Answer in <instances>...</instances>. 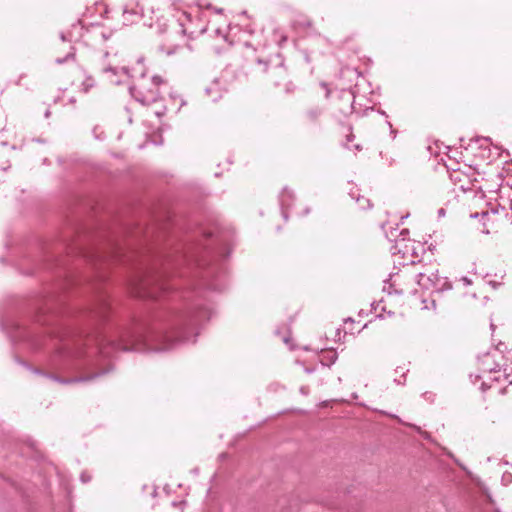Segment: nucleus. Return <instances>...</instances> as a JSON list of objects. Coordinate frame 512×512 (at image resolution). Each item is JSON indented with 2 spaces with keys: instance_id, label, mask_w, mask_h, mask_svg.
<instances>
[{
  "instance_id": "f257e3e1",
  "label": "nucleus",
  "mask_w": 512,
  "mask_h": 512,
  "mask_svg": "<svg viewBox=\"0 0 512 512\" xmlns=\"http://www.w3.org/2000/svg\"><path fill=\"white\" fill-rule=\"evenodd\" d=\"M425 252L423 244L412 239H399L393 246L394 264L401 265L396 272L390 273L384 282L383 290L388 294H418L415 289L417 274L413 265L421 260Z\"/></svg>"
},
{
  "instance_id": "f03ea898",
  "label": "nucleus",
  "mask_w": 512,
  "mask_h": 512,
  "mask_svg": "<svg viewBox=\"0 0 512 512\" xmlns=\"http://www.w3.org/2000/svg\"><path fill=\"white\" fill-rule=\"evenodd\" d=\"M512 364V349L500 342L485 354L478 357V374L474 376V384L479 383L483 393L489 392L491 396L506 393L512 379L507 373V367Z\"/></svg>"
},
{
  "instance_id": "7ed1b4c3",
  "label": "nucleus",
  "mask_w": 512,
  "mask_h": 512,
  "mask_svg": "<svg viewBox=\"0 0 512 512\" xmlns=\"http://www.w3.org/2000/svg\"><path fill=\"white\" fill-rule=\"evenodd\" d=\"M168 85V80L161 75H142L130 87L131 96L140 104L149 106L161 99V93Z\"/></svg>"
},
{
  "instance_id": "20e7f679",
  "label": "nucleus",
  "mask_w": 512,
  "mask_h": 512,
  "mask_svg": "<svg viewBox=\"0 0 512 512\" xmlns=\"http://www.w3.org/2000/svg\"><path fill=\"white\" fill-rule=\"evenodd\" d=\"M159 18L150 0H131L123 12L125 24H134L141 20L144 25L152 27L159 22Z\"/></svg>"
},
{
  "instance_id": "39448f33",
  "label": "nucleus",
  "mask_w": 512,
  "mask_h": 512,
  "mask_svg": "<svg viewBox=\"0 0 512 512\" xmlns=\"http://www.w3.org/2000/svg\"><path fill=\"white\" fill-rule=\"evenodd\" d=\"M280 203L285 218L290 214L298 218H303L310 213L309 207L302 203H296L293 191L288 188H284L281 191Z\"/></svg>"
},
{
  "instance_id": "423d86ee",
  "label": "nucleus",
  "mask_w": 512,
  "mask_h": 512,
  "mask_svg": "<svg viewBox=\"0 0 512 512\" xmlns=\"http://www.w3.org/2000/svg\"><path fill=\"white\" fill-rule=\"evenodd\" d=\"M429 282H431V279L426 273H419L417 285L421 290H418L419 297L415 299L414 306L421 311H433L436 309L435 299L431 293H427Z\"/></svg>"
},
{
  "instance_id": "0eeeda50",
  "label": "nucleus",
  "mask_w": 512,
  "mask_h": 512,
  "mask_svg": "<svg viewBox=\"0 0 512 512\" xmlns=\"http://www.w3.org/2000/svg\"><path fill=\"white\" fill-rule=\"evenodd\" d=\"M450 179L463 192L472 190L476 181L475 172L466 164L463 167L451 168Z\"/></svg>"
},
{
  "instance_id": "6e6552de",
  "label": "nucleus",
  "mask_w": 512,
  "mask_h": 512,
  "mask_svg": "<svg viewBox=\"0 0 512 512\" xmlns=\"http://www.w3.org/2000/svg\"><path fill=\"white\" fill-rule=\"evenodd\" d=\"M473 218L478 219V223L476 228L485 234H489L492 232H497L501 226V218L500 216L492 211H485L479 214L472 215Z\"/></svg>"
},
{
  "instance_id": "1a4fd4ad",
  "label": "nucleus",
  "mask_w": 512,
  "mask_h": 512,
  "mask_svg": "<svg viewBox=\"0 0 512 512\" xmlns=\"http://www.w3.org/2000/svg\"><path fill=\"white\" fill-rule=\"evenodd\" d=\"M71 84L76 92L87 93L95 87V80L83 69L74 65L71 69Z\"/></svg>"
},
{
  "instance_id": "9d476101",
  "label": "nucleus",
  "mask_w": 512,
  "mask_h": 512,
  "mask_svg": "<svg viewBox=\"0 0 512 512\" xmlns=\"http://www.w3.org/2000/svg\"><path fill=\"white\" fill-rule=\"evenodd\" d=\"M317 357L322 366L329 367L335 363L338 355L336 350L332 348H324L320 350V352L317 354Z\"/></svg>"
},
{
  "instance_id": "9b49d317",
  "label": "nucleus",
  "mask_w": 512,
  "mask_h": 512,
  "mask_svg": "<svg viewBox=\"0 0 512 512\" xmlns=\"http://www.w3.org/2000/svg\"><path fill=\"white\" fill-rule=\"evenodd\" d=\"M25 77L23 75H19L17 78L12 79L8 82L2 83L0 82V101L6 96L13 94V87L21 86V82Z\"/></svg>"
},
{
  "instance_id": "f8f14e48",
  "label": "nucleus",
  "mask_w": 512,
  "mask_h": 512,
  "mask_svg": "<svg viewBox=\"0 0 512 512\" xmlns=\"http://www.w3.org/2000/svg\"><path fill=\"white\" fill-rule=\"evenodd\" d=\"M292 26L297 31H305L312 28V22L306 15L299 14L293 20Z\"/></svg>"
},
{
  "instance_id": "ddd939ff",
  "label": "nucleus",
  "mask_w": 512,
  "mask_h": 512,
  "mask_svg": "<svg viewBox=\"0 0 512 512\" xmlns=\"http://www.w3.org/2000/svg\"><path fill=\"white\" fill-rule=\"evenodd\" d=\"M220 92V84L218 81L213 82L210 86L207 87L206 93L211 97L213 101H216L218 98V94Z\"/></svg>"
},
{
  "instance_id": "4468645a",
  "label": "nucleus",
  "mask_w": 512,
  "mask_h": 512,
  "mask_svg": "<svg viewBox=\"0 0 512 512\" xmlns=\"http://www.w3.org/2000/svg\"><path fill=\"white\" fill-rule=\"evenodd\" d=\"M356 202L360 209H366L371 206L370 200L364 196L358 197Z\"/></svg>"
},
{
  "instance_id": "2eb2a0df",
  "label": "nucleus",
  "mask_w": 512,
  "mask_h": 512,
  "mask_svg": "<svg viewBox=\"0 0 512 512\" xmlns=\"http://www.w3.org/2000/svg\"><path fill=\"white\" fill-rule=\"evenodd\" d=\"M355 321L352 319H348L345 321V329L348 330L351 333L355 332V328H350V326L354 325Z\"/></svg>"
},
{
  "instance_id": "dca6fc26",
  "label": "nucleus",
  "mask_w": 512,
  "mask_h": 512,
  "mask_svg": "<svg viewBox=\"0 0 512 512\" xmlns=\"http://www.w3.org/2000/svg\"><path fill=\"white\" fill-rule=\"evenodd\" d=\"M463 285L465 286H468V285H471L472 284V281L470 279H468L467 277H462L460 280H459Z\"/></svg>"
},
{
  "instance_id": "f3484780",
  "label": "nucleus",
  "mask_w": 512,
  "mask_h": 512,
  "mask_svg": "<svg viewBox=\"0 0 512 512\" xmlns=\"http://www.w3.org/2000/svg\"><path fill=\"white\" fill-rule=\"evenodd\" d=\"M165 113H166V109H165V108H163V109H161V110H157V111H155V115H156L157 117H162L163 115H165Z\"/></svg>"
},
{
  "instance_id": "a211bd4d",
  "label": "nucleus",
  "mask_w": 512,
  "mask_h": 512,
  "mask_svg": "<svg viewBox=\"0 0 512 512\" xmlns=\"http://www.w3.org/2000/svg\"><path fill=\"white\" fill-rule=\"evenodd\" d=\"M364 327H365V325H361L359 323H358L357 327H355V325L350 326V328H355V331H357V332L361 331V329H363Z\"/></svg>"
},
{
  "instance_id": "6ab92c4d",
  "label": "nucleus",
  "mask_w": 512,
  "mask_h": 512,
  "mask_svg": "<svg viewBox=\"0 0 512 512\" xmlns=\"http://www.w3.org/2000/svg\"><path fill=\"white\" fill-rule=\"evenodd\" d=\"M105 71H111L112 73L116 74V70L112 68H106Z\"/></svg>"
},
{
  "instance_id": "aec40b11",
  "label": "nucleus",
  "mask_w": 512,
  "mask_h": 512,
  "mask_svg": "<svg viewBox=\"0 0 512 512\" xmlns=\"http://www.w3.org/2000/svg\"><path fill=\"white\" fill-rule=\"evenodd\" d=\"M490 327H491L492 331H494L495 326H494V324H493V323H491V324H490Z\"/></svg>"
}]
</instances>
